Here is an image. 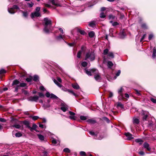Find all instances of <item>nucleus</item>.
Here are the masks:
<instances>
[{
    "label": "nucleus",
    "instance_id": "1",
    "mask_svg": "<svg viewBox=\"0 0 156 156\" xmlns=\"http://www.w3.org/2000/svg\"><path fill=\"white\" fill-rule=\"evenodd\" d=\"M44 30L46 33H48L51 30V21L48 18H45L44 19Z\"/></svg>",
    "mask_w": 156,
    "mask_h": 156
},
{
    "label": "nucleus",
    "instance_id": "2",
    "mask_svg": "<svg viewBox=\"0 0 156 156\" xmlns=\"http://www.w3.org/2000/svg\"><path fill=\"white\" fill-rule=\"evenodd\" d=\"M95 54L94 52L89 51L86 53L84 60H89L90 61H92L95 59Z\"/></svg>",
    "mask_w": 156,
    "mask_h": 156
},
{
    "label": "nucleus",
    "instance_id": "3",
    "mask_svg": "<svg viewBox=\"0 0 156 156\" xmlns=\"http://www.w3.org/2000/svg\"><path fill=\"white\" fill-rule=\"evenodd\" d=\"M124 91V89L122 87H121L118 90V93L119 94V96L118 98L119 100H121L123 98V92Z\"/></svg>",
    "mask_w": 156,
    "mask_h": 156
},
{
    "label": "nucleus",
    "instance_id": "4",
    "mask_svg": "<svg viewBox=\"0 0 156 156\" xmlns=\"http://www.w3.org/2000/svg\"><path fill=\"white\" fill-rule=\"evenodd\" d=\"M20 81L17 80H15L13 81V83H12V86L16 85V87L15 88V91L17 92L18 90L20 88Z\"/></svg>",
    "mask_w": 156,
    "mask_h": 156
},
{
    "label": "nucleus",
    "instance_id": "5",
    "mask_svg": "<svg viewBox=\"0 0 156 156\" xmlns=\"http://www.w3.org/2000/svg\"><path fill=\"white\" fill-rule=\"evenodd\" d=\"M15 9H19V7L16 5H14L13 7L8 9V11L9 13L11 14H14L15 12Z\"/></svg>",
    "mask_w": 156,
    "mask_h": 156
},
{
    "label": "nucleus",
    "instance_id": "6",
    "mask_svg": "<svg viewBox=\"0 0 156 156\" xmlns=\"http://www.w3.org/2000/svg\"><path fill=\"white\" fill-rule=\"evenodd\" d=\"M39 97L37 95L34 96H30L28 98V101H31L37 102L38 100Z\"/></svg>",
    "mask_w": 156,
    "mask_h": 156
},
{
    "label": "nucleus",
    "instance_id": "7",
    "mask_svg": "<svg viewBox=\"0 0 156 156\" xmlns=\"http://www.w3.org/2000/svg\"><path fill=\"white\" fill-rule=\"evenodd\" d=\"M41 16L40 12H36L35 11L34 12H32L31 14V17L32 18L34 17H40Z\"/></svg>",
    "mask_w": 156,
    "mask_h": 156
},
{
    "label": "nucleus",
    "instance_id": "8",
    "mask_svg": "<svg viewBox=\"0 0 156 156\" xmlns=\"http://www.w3.org/2000/svg\"><path fill=\"white\" fill-rule=\"evenodd\" d=\"M86 121L88 123L90 124H94L97 122L96 120L94 119H88Z\"/></svg>",
    "mask_w": 156,
    "mask_h": 156
},
{
    "label": "nucleus",
    "instance_id": "9",
    "mask_svg": "<svg viewBox=\"0 0 156 156\" xmlns=\"http://www.w3.org/2000/svg\"><path fill=\"white\" fill-rule=\"evenodd\" d=\"M69 113L70 115V116H69V118L71 119L75 120L76 117L74 116L75 114V113L71 111H69Z\"/></svg>",
    "mask_w": 156,
    "mask_h": 156
},
{
    "label": "nucleus",
    "instance_id": "10",
    "mask_svg": "<svg viewBox=\"0 0 156 156\" xmlns=\"http://www.w3.org/2000/svg\"><path fill=\"white\" fill-rule=\"evenodd\" d=\"M144 147L146 148L147 151H150L151 150V148L149 147V144L147 142H145L143 145Z\"/></svg>",
    "mask_w": 156,
    "mask_h": 156
},
{
    "label": "nucleus",
    "instance_id": "11",
    "mask_svg": "<svg viewBox=\"0 0 156 156\" xmlns=\"http://www.w3.org/2000/svg\"><path fill=\"white\" fill-rule=\"evenodd\" d=\"M125 135L127 137L128 140H130L133 138V135L129 133H125Z\"/></svg>",
    "mask_w": 156,
    "mask_h": 156
},
{
    "label": "nucleus",
    "instance_id": "12",
    "mask_svg": "<svg viewBox=\"0 0 156 156\" xmlns=\"http://www.w3.org/2000/svg\"><path fill=\"white\" fill-rule=\"evenodd\" d=\"M94 78L97 81H100L101 80V77L100 75L98 73L94 75Z\"/></svg>",
    "mask_w": 156,
    "mask_h": 156
},
{
    "label": "nucleus",
    "instance_id": "13",
    "mask_svg": "<svg viewBox=\"0 0 156 156\" xmlns=\"http://www.w3.org/2000/svg\"><path fill=\"white\" fill-rule=\"evenodd\" d=\"M68 109L67 106L65 105H62V106L61 108V109L64 112H65Z\"/></svg>",
    "mask_w": 156,
    "mask_h": 156
},
{
    "label": "nucleus",
    "instance_id": "14",
    "mask_svg": "<svg viewBox=\"0 0 156 156\" xmlns=\"http://www.w3.org/2000/svg\"><path fill=\"white\" fill-rule=\"evenodd\" d=\"M37 127V126L35 124H33L32 127L31 128V131L32 132L33 130H35L37 132H38L39 131L37 130L36 128Z\"/></svg>",
    "mask_w": 156,
    "mask_h": 156
},
{
    "label": "nucleus",
    "instance_id": "15",
    "mask_svg": "<svg viewBox=\"0 0 156 156\" xmlns=\"http://www.w3.org/2000/svg\"><path fill=\"white\" fill-rule=\"evenodd\" d=\"M139 120L136 118H133V123L134 124H138L139 123Z\"/></svg>",
    "mask_w": 156,
    "mask_h": 156
},
{
    "label": "nucleus",
    "instance_id": "16",
    "mask_svg": "<svg viewBox=\"0 0 156 156\" xmlns=\"http://www.w3.org/2000/svg\"><path fill=\"white\" fill-rule=\"evenodd\" d=\"M49 1L51 3L52 5H55L57 6H60L59 4L56 2L55 0H49Z\"/></svg>",
    "mask_w": 156,
    "mask_h": 156
},
{
    "label": "nucleus",
    "instance_id": "17",
    "mask_svg": "<svg viewBox=\"0 0 156 156\" xmlns=\"http://www.w3.org/2000/svg\"><path fill=\"white\" fill-rule=\"evenodd\" d=\"M72 86L73 88L77 90L80 88V87L77 83L72 84Z\"/></svg>",
    "mask_w": 156,
    "mask_h": 156
},
{
    "label": "nucleus",
    "instance_id": "18",
    "mask_svg": "<svg viewBox=\"0 0 156 156\" xmlns=\"http://www.w3.org/2000/svg\"><path fill=\"white\" fill-rule=\"evenodd\" d=\"M142 114L144 115L143 117V120H146L148 116L147 114V113L146 114L145 112L144 111H143Z\"/></svg>",
    "mask_w": 156,
    "mask_h": 156
},
{
    "label": "nucleus",
    "instance_id": "19",
    "mask_svg": "<svg viewBox=\"0 0 156 156\" xmlns=\"http://www.w3.org/2000/svg\"><path fill=\"white\" fill-rule=\"evenodd\" d=\"M113 65V64L112 62L109 61L107 62V66L109 68H111Z\"/></svg>",
    "mask_w": 156,
    "mask_h": 156
},
{
    "label": "nucleus",
    "instance_id": "20",
    "mask_svg": "<svg viewBox=\"0 0 156 156\" xmlns=\"http://www.w3.org/2000/svg\"><path fill=\"white\" fill-rule=\"evenodd\" d=\"M77 32L83 35H84L86 34V33L83 30H81L79 28L77 29Z\"/></svg>",
    "mask_w": 156,
    "mask_h": 156
},
{
    "label": "nucleus",
    "instance_id": "21",
    "mask_svg": "<svg viewBox=\"0 0 156 156\" xmlns=\"http://www.w3.org/2000/svg\"><path fill=\"white\" fill-rule=\"evenodd\" d=\"M108 56L110 57L111 58H113L114 57L113 53L112 52H109Z\"/></svg>",
    "mask_w": 156,
    "mask_h": 156
},
{
    "label": "nucleus",
    "instance_id": "22",
    "mask_svg": "<svg viewBox=\"0 0 156 156\" xmlns=\"http://www.w3.org/2000/svg\"><path fill=\"white\" fill-rule=\"evenodd\" d=\"M135 141L136 143H139L140 144H141L143 142V141L140 139H137L135 140Z\"/></svg>",
    "mask_w": 156,
    "mask_h": 156
},
{
    "label": "nucleus",
    "instance_id": "23",
    "mask_svg": "<svg viewBox=\"0 0 156 156\" xmlns=\"http://www.w3.org/2000/svg\"><path fill=\"white\" fill-rule=\"evenodd\" d=\"M84 72L88 76H91V71L89 70L88 69H85L84 70Z\"/></svg>",
    "mask_w": 156,
    "mask_h": 156
},
{
    "label": "nucleus",
    "instance_id": "24",
    "mask_svg": "<svg viewBox=\"0 0 156 156\" xmlns=\"http://www.w3.org/2000/svg\"><path fill=\"white\" fill-rule=\"evenodd\" d=\"M110 23H112V25L113 26H115L119 25V23L116 22H113L112 21H110Z\"/></svg>",
    "mask_w": 156,
    "mask_h": 156
},
{
    "label": "nucleus",
    "instance_id": "25",
    "mask_svg": "<svg viewBox=\"0 0 156 156\" xmlns=\"http://www.w3.org/2000/svg\"><path fill=\"white\" fill-rule=\"evenodd\" d=\"M53 81L56 84L58 87H62L61 84L59 83H58L57 80H55V79H54Z\"/></svg>",
    "mask_w": 156,
    "mask_h": 156
},
{
    "label": "nucleus",
    "instance_id": "26",
    "mask_svg": "<svg viewBox=\"0 0 156 156\" xmlns=\"http://www.w3.org/2000/svg\"><path fill=\"white\" fill-rule=\"evenodd\" d=\"M89 36L90 37H93L94 35V32L92 31L90 32L89 34Z\"/></svg>",
    "mask_w": 156,
    "mask_h": 156
},
{
    "label": "nucleus",
    "instance_id": "27",
    "mask_svg": "<svg viewBox=\"0 0 156 156\" xmlns=\"http://www.w3.org/2000/svg\"><path fill=\"white\" fill-rule=\"evenodd\" d=\"M108 51L109 50L108 49L106 48L103 51V54L105 55H107V54L108 55L109 52Z\"/></svg>",
    "mask_w": 156,
    "mask_h": 156
},
{
    "label": "nucleus",
    "instance_id": "28",
    "mask_svg": "<svg viewBox=\"0 0 156 156\" xmlns=\"http://www.w3.org/2000/svg\"><path fill=\"white\" fill-rule=\"evenodd\" d=\"M82 53V51H79L77 53V57L78 58H80L81 57V55Z\"/></svg>",
    "mask_w": 156,
    "mask_h": 156
},
{
    "label": "nucleus",
    "instance_id": "29",
    "mask_svg": "<svg viewBox=\"0 0 156 156\" xmlns=\"http://www.w3.org/2000/svg\"><path fill=\"white\" fill-rule=\"evenodd\" d=\"M38 138L40 140H44V136L41 134H38L37 135Z\"/></svg>",
    "mask_w": 156,
    "mask_h": 156
},
{
    "label": "nucleus",
    "instance_id": "30",
    "mask_svg": "<svg viewBox=\"0 0 156 156\" xmlns=\"http://www.w3.org/2000/svg\"><path fill=\"white\" fill-rule=\"evenodd\" d=\"M67 91H68L69 92L71 93L73 95L75 96L76 97L77 96L76 95L75 93L73 90H70L69 89H67L66 90Z\"/></svg>",
    "mask_w": 156,
    "mask_h": 156
},
{
    "label": "nucleus",
    "instance_id": "31",
    "mask_svg": "<svg viewBox=\"0 0 156 156\" xmlns=\"http://www.w3.org/2000/svg\"><path fill=\"white\" fill-rule=\"evenodd\" d=\"M63 151L66 153H69L70 152V151L68 148H66L64 149Z\"/></svg>",
    "mask_w": 156,
    "mask_h": 156
},
{
    "label": "nucleus",
    "instance_id": "32",
    "mask_svg": "<svg viewBox=\"0 0 156 156\" xmlns=\"http://www.w3.org/2000/svg\"><path fill=\"white\" fill-rule=\"evenodd\" d=\"M15 136L16 137H20L22 136V134L20 132H17L15 134Z\"/></svg>",
    "mask_w": 156,
    "mask_h": 156
},
{
    "label": "nucleus",
    "instance_id": "33",
    "mask_svg": "<svg viewBox=\"0 0 156 156\" xmlns=\"http://www.w3.org/2000/svg\"><path fill=\"white\" fill-rule=\"evenodd\" d=\"M50 98L55 99H57L58 98L55 95L53 94H51Z\"/></svg>",
    "mask_w": 156,
    "mask_h": 156
},
{
    "label": "nucleus",
    "instance_id": "34",
    "mask_svg": "<svg viewBox=\"0 0 156 156\" xmlns=\"http://www.w3.org/2000/svg\"><path fill=\"white\" fill-rule=\"evenodd\" d=\"M80 154L81 156H86L87 155L86 153L83 151H81L80 152Z\"/></svg>",
    "mask_w": 156,
    "mask_h": 156
},
{
    "label": "nucleus",
    "instance_id": "35",
    "mask_svg": "<svg viewBox=\"0 0 156 156\" xmlns=\"http://www.w3.org/2000/svg\"><path fill=\"white\" fill-rule=\"evenodd\" d=\"M38 79V76L36 75H34L33 78V80L34 81H37Z\"/></svg>",
    "mask_w": 156,
    "mask_h": 156
},
{
    "label": "nucleus",
    "instance_id": "36",
    "mask_svg": "<svg viewBox=\"0 0 156 156\" xmlns=\"http://www.w3.org/2000/svg\"><path fill=\"white\" fill-rule=\"evenodd\" d=\"M20 86L21 87H26L27 84L26 83H19Z\"/></svg>",
    "mask_w": 156,
    "mask_h": 156
},
{
    "label": "nucleus",
    "instance_id": "37",
    "mask_svg": "<svg viewBox=\"0 0 156 156\" xmlns=\"http://www.w3.org/2000/svg\"><path fill=\"white\" fill-rule=\"evenodd\" d=\"M103 119H104V120L105 121L108 123H109L110 122V120L109 119H108L106 117H103Z\"/></svg>",
    "mask_w": 156,
    "mask_h": 156
},
{
    "label": "nucleus",
    "instance_id": "38",
    "mask_svg": "<svg viewBox=\"0 0 156 156\" xmlns=\"http://www.w3.org/2000/svg\"><path fill=\"white\" fill-rule=\"evenodd\" d=\"M109 19H114L115 18V16L112 14H110L108 16Z\"/></svg>",
    "mask_w": 156,
    "mask_h": 156
},
{
    "label": "nucleus",
    "instance_id": "39",
    "mask_svg": "<svg viewBox=\"0 0 156 156\" xmlns=\"http://www.w3.org/2000/svg\"><path fill=\"white\" fill-rule=\"evenodd\" d=\"M12 127L17 129H19L20 127V126L19 124H15L12 126Z\"/></svg>",
    "mask_w": 156,
    "mask_h": 156
},
{
    "label": "nucleus",
    "instance_id": "40",
    "mask_svg": "<svg viewBox=\"0 0 156 156\" xmlns=\"http://www.w3.org/2000/svg\"><path fill=\"white\" fill-rule=\"evenodd\" d=\"M21 11L23 13V15L25 17H27L28 16V13L27 12H24L22 11Z\"/></svg>",
    "mask_w": 156,
    "mask_h": 156
},
{
    "label": "nucleus",
    "instance_id": "41",
    "mask_svg": "<svg viewBox=\"0 0 156 156\" xmlns=\"http://www.w3.org/2000/svg\"><path fill=\"white\" fill-rule=\"evenodd\" d=\"M153 123L152 122L148 124V127L150 129H153L152 126H153Z\"/></svg>",
    "mask_w": 156,
    "mask_h": 156
},
{
    "label": "nucleus",
    "instance_id": "42",
    "mask_svg": "<svg viewBox=\"0 0 156 156\" xmlns=\"http://www.w3.org/2000/svg\"><path fill=\"white\" fill-rule=\"evenodd\" d=\"M106 16L104 14V13L103 12H101L100 16V17L101 18H104Z\"/></svg>",
    "mask_w": 156,
    "mask_h": 156
},
{
    "label": "nucleus",
    "instance_id": "43",
    "mask_svg": "<svg viewBox=\"0 0 156 156\" xmlns=\"http://www.w3.org/2000/svg\"><path fill=\"white\" fill-rule=\"evenodd\" d=\"M80 119L82 120H85L87 119V117L84 116H81L80 117Z\"/></svg>",
    "mask_w": 156,
    "mask_h": 156
},
{
    "label": "nucleus",
    "instance_id": "44",
    "mask_svg": "<svg viewBox=\"0 0 156 156\" xmlns=\"http://www.w3.org/2000/svg\"><path fill=\"white\" fill-rule=\"evenodd\" d=\"M87 65V63L86 62H83L81 63L82 66L83 67H86Z\"/></svg>",
    "mask_w": 156,
    "mask_h": 156
},
{
    "label": "nucleus",
    "instance_id": "45",
    "mask_svg": "<svg viewBox=\"0 0 156 156\" xmlns=\"http://www.w3.org/2000/svg\"><path fill=\"white\" fill-rule=\"evenodd\" d=\"M89 25L90 26L93 27L95 25V23L94 22H91L89 23Z\"/></svg>",
    "mask_w": 156,
    "mask_h": 156
},
{
    "label": "nucleus",
    "instance_id": "46",
    "mask_svg": "<svg viewBox=\"0 0 156 156\" xmlns=\"http://www.w3.org/2000/svg\"><path fill=\"white\" fill-rule=\"evenodd\" d=\"M6 73V71L4 69H2L0 70V74L5 73Z\"/></svg>",
    "mask_w": 156,
    "mask_h": 156
},
{
    "label": "nucleus",
    "instance_id": "47",
    "mask_svg": "<svg viewBox=\"0 0 156 156\" xmlns=\"http://www.w3.org/2000/svg\"><path fill=\"white\" fill-rule=\"evenodd\" d=\"M45 95L48 98L50 97L51 94L49 92H48L46 93Z\"/></svg>",
    "mask_w": 156,
    "mask_h": 156
},
{
    "label": "nucleus",
    "instance_id": "48",
    "mask_svg": "<svg viewBox=\"0 0 156 156\" xmlns=\"http://www.w3.org/2000/svg\"><path fill=\"white\" fill-rule=\"evenodd\" d=\"M151 101L154 103H156V99L151 98Z\"/></svg>",
    "mask_w": 156,
    "mask_h": 156
},
{
    "label": "nucleus",
    "instance_id": "49",
    "mask_svg": "<svg viewBox=\"0 0 156 156\" xmlns=\"http://www.w3.org/2000/svg\"><path fill=\"white\" fill-rule=\"evenodd\" d=\"M38 94L39 97H44V94L42 93L39 92L38 93Z\"/></svg>",
    "mask_w": 156,
    "mask_h": 156
},
{
    "label": "nucleus",
    "instance_id": "50",
    "mask_svg": "<svg viewBox=\"0 0 156 156\" xmlns=\"http://www.w3.org/2000/svg\"><path fill=\"white\" fill-rule=\"evenodd\" d=\"M68 44L70 46H73L76 44L75 42L68 43Z\"/></svg>",
    "mask_w": 156,
    "mask_h": 156
},
{
    "label": "nucleus",
    "instance_id": "51",
    "mask_svg": "<svg viewBox=\"0 0 156 156\" xmlns=\"http://www.w3.org/2000/svg\"><path fill=\"white\" fill-rule=\"evenodd\" d=\"M39 118V117L37 116H34L32 117V119L33 120H37L38 118Z\"/></svg>",
    "mask_w": 156,
    "mask_h": 156
},
{
    "label": "nucleus",
    "instance_id": "52",
    "mask_svg": "<svg viewBox=\"0 0 156 156\" xmlns=\"http://www.w3.org/2000/svg\"><path fill=\"white\" fill-rule=\"evenodd\" d=\"M62 38L63 37L61 35H60L59 36L57 37V39L58 40H60L61 39H62Z\"/></svg>",
    "mask_w": 156,
    "mask_h": 156
},
{
    "label": "nucleus",
    "instance_id": "53",
    "mask_svg": "<svg viewBox=\"0 0 156 156\" xmlns=\"http://www.w3.org/2000/svg\"><path fill=\"white\" fill-rule=\"evenodd\" d=\"M34 4V3L32 2H31L30 3H28V6L30 7H32Z\"/></svg>",
    "mask_w": 156,
    "mask_h": 156
},
{
    "label": "nucleus",
    "instance_id": "54",
    "mask_svg": "<svg viewBox=\"0 0 156 156\" xmlns=\"http://www.w3.org/2000/svg\"><path fill=\"white\" fill-rule=\"evenodd\" d=\"M26 81L28 82H30L32 81V79L30 78H27L26 79Z\"/></svg>",
    "mask_w": 156,
    "mask_h": 156
},
{
    "label": "nucleus",
    "instance_id": "55",
    "mask_svg": "<svg viewBox=\"0 0 156 156\" xmlns=\"http://www.w3.org/2000/svg\"><path fill=\"white\" fill-rule=\"evenodd\" d=\"M0 121L2 122H5L6 120L4 118H0Z\"/></svg>",
    "mask_w": 156,
    "mask_h": 156
},
{
    "label": "nucleus",
    "instance_id": "56",
    "mask_svg": "<svg viewBox=\"0 0 156 156\" xmlns=\"http://www.w3.org/2000/svg\"><path fill=\"white\" fill-rule=\"evenodd\" d=\"M52 142L53 144H55L57 143V141L56 140L54 139H53L52 140Z\"/></svg>",
    "mask_w": 156,
    "mask_h": 156
},
{
    "label": "nucleus",
    "instance_id": "57",
    "mask_svg": "<svg viewBox=\"0 0 156 156\" xmlns=\"http://www.w3.org/2000/svg\"><path fill=\"white\" fill-rule=\"evenodd\" d=\"M120 73H121L120 70H119L117 72L116 74V76H119L120 75Z\"/></svg>",
    "mask_w": 156,
    "mask_h": 156
},
{
    "label": "nucleus",
    "instance_id": "58",
    "mask_svg": "<svg viewBox=\"0 0 156 156\" xmlns=\"http://www.w3.org/2000/svg\"><path fill=\"white\" fill-rule=\"evenodd\" d=\"M40 8L39 7H37L36 9L35 12H40Z\"/></svg>",
    "mask_w": 156,
    "mask_h": 156
},
{
    "label": "nucleus",
    "instance_id": "59",
    "mask_svg": "<svg viewBox=\"0 0 156 156\" xmlns=\"http://www.w3.org/2000/svg\"><path fill=\"white\" fill-rule=\"evenodd\" d=\"M39 89L41 90L44 91L45 89L43 86H41L40 87Z\"/></svg>",
    "mask_w": 156,
    "mask_h": 156
},
{
    "label": "nucleus",
    "instance_id": "60",
    "mask_svg": "<svg viewBox=\"0 0 156 156\" xmlns=\"http://www.w3.org/2000/svg\"><path fill=\"white\" fill-rule=\"evenodd\" d=\"M153 37V35L152 34H150L148 37V39L149 40H151Z\"/></svg>",
    "mask_w": 156,
    "mask_h": 156
},
{
    "label": "nucleus",
    "instance_id": "61",
    "mask_svg": "<svg viewBox=\"0 0 156 156\" xmlns=\"http://www.w3.org/2000/svg\"><path fill=\"white\" fill-rule=\"evenodd\" d=\"M89 133L91 135L94 136L95 135V133L94 132L90 131L89 132Z\"/></svg>",
    "mask_w": 156,
    "mask_h": 156
},
{
    "label": "nucleus",
    "instance_id": "62",
    "mask_svg": "<svg viewBox=\"0 0 156 156\" xmlns=\"http://www.w3.org/2000/svg\"><path fill=\"white\" fill-rule=\"evenodd\" d=\"M141 27H142L146 28H147V26L145 24H143L142 25Z\"/></svg>",
    "mask_w": 156,
    "mask_h": 156
},
{
    "label": "nucleus",
    "instance_id": "63",
    "mask_svg": "<svg viewBox=\"0 0 156 156\" xmlns=\"http://www.w3.org/2000/svg\"><path fill=\"white\" fill-rule=\"evenodd\" d=\"M139 154H140L141 155H144V152L143 151H140L139 152Z\"/></svg>",
    "mask_w": 156,
    "mask_h": 156
},
{
    "label": "nucleus",
    "instance_id": "64",
    "mask_svg": "<svg viewBox=\"0 0 156 156\" xmlns=\"http://www.w3.org/2000/svg\"><path fill=\"white\" fill-rule=\"evenodd\" d=\"M117 106L122 107H123V105L120 103H119L117 104Z\"/></svg>",
    "mask_w": 156,
    "mask_h": 156
}]
</instances>
